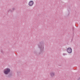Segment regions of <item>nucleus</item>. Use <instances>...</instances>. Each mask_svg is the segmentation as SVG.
<instances>
[{
	"instance_id": "5",
	"label": "nucleus",
	"mask_w": 80,
	"mask_h": 80,
	"mask_svg": "<svg viewBox=\"0 0 80 80\" xmlns=\"http://www.w3.org/2000/svg\"><path fill=\"white\" fill-rule=\"evenodd\" d=\"M50 75L52 77H54V76H55V73L54 72H51L50 73Z\"/></svg>"
},
{
	"instance_id": "9",
	"label": "nucleus",
	"mask_w": 80,
	"mask_h": 80,
	"mask_svg": "<svg viewBox=\"0 0 80 80\" xmlns=\"http://www.w3.org/2000/svg\"><path fill=\"white\" fill-rule=\"evenodd\" d=\"M10 12H13V11H12V10H11V11H10Z\"/></svg>"
},
{
	"instance_id": "6",
	"label": "nucleus",
	"mask_w": 80,
	"mask_h": 80,
	"mask_svg": "<svg viewBox=\"0 0 80 80\" xmlns=\"http://www.w3.org/2000/svg\"><path fill=\"white\" fill-rule=\"evenodd\" d=\"M12 76V73H10L8 75V77L9 78H10Z\"/></svg>"
},
{
	"instance_id": "3",
	"label": "nucleus",
	"mask_w": 80,
	"mask_h": 80,
	"mask_svg": "<svg viewBox=\"0 0 80 80\" xmlns=\"http://www.w3.org/2000/svg\"><path fill=\"white\" fill-rule=\"evenodd\" d=\"M67 51L69 53H71L72 52V49L71 48H69L67 49Z\"/></svg>"
},
{
	"instance_id": "4",
	"label": "nucleus",
	"mask_w": 80,
	"mask_h": 80,
	"mask_svg": "<svg viewBox=\"0 0 80 80\" xmlns=\"http://www.w3.org/2000/svg\"><path fill=\"white\" fill-rule=\"evenodd\" d=\"M33 1H31L29 2L28 3V5L30 6V7H32V6H33Z\"/></svg>"
},
{
	"instance_id": "7",
	"label": "nucleus",
	"mask_w": 80,
	"mask_h": 80,
	"mask_svg": "<svg viewBox=\"0 0 80 80\" xmlns=\"http://www.w3.org/2000/svg\"><path fill=\"white\" fill-rule=\"evenodd\" d=\"M63 55L64 56H65V55H67V53L65 54V53H64L63 54Z\"/></svg>"
},
{
	"instance_id": "10",
	"label": "nucleus",
	"mask_w": 80,
	"mask_h": 80,
	"mask_svg": "<svg viewBox=\"0 0 80 80\" xmlns=\"http://www.w3.org/2000/svg\"><path fill=\"white\" fill-rule=\"evenodd\" d=\"M10 11V10H9V11Z\"/></svg>"
},
{
	"instance_id": "1",
	"label": "nucleus",
	"mask_w": 80,
	"mask_h": 80,
	"mask_svg": "<svg viewBox=\"0 0 80 80\" xmlns=\"http://www.w3.org/2000/svg\"><path fill=\"white\" fill-rule=\"evenodd\" d=\"M39 48L40 49V52L38 53L39 55H42V54L44 53V43L43 42H41L38 44Z\"/></svg>"
},
{
	"instance_id": "2",
	"label": "nucleus",
	"mask_w": 80,
	"mask_h": 80,
	"mask_svg": "<svg viewBox=\"0 0 80 80\" xmlns=\"http://www.w3.org/2000/svg\"><path fill=\"white\" fill-rule=\"evenodd\" d=\"M10 69L9 68H7L6 70H5L4 71V73L5 75H8L10 72Z\"/></svg>"
},
{
	"instance_id": "8",
	"label": "nucleus",
	"mask_w": 80,
	"mask_h": 80,
	"mask_svg": "<svg viewBox=\"0 0 80 80\" xmlns=\"http://www.w3.org/2000/svg\"><path fill=\"white\" fill-rule=\"evenodd\" d=\"M12 10H13V11H14V10H15V8H12Z\"/></svg>"
}]
</instances>
